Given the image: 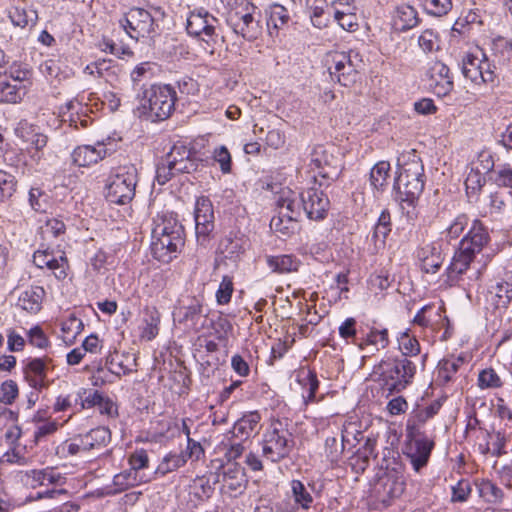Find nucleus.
Returning <instances> with one entry per match:
<instances>
[{
  "instance_id": "f257e3e1",
  "label": "nucleus",
  "mask_w": 512,
  "mask_h": 512,
  "mask_svg": "<svg viewBox=\"0 0 512 512\" xmlns=\"http://www.w3.org/2000/svg\"><path fill=\"white\" fill-rule=\"evenodd\" d=\"M490 242L487 227L478 219L472 222L468 233L459 242L451 263L446 269V282L450 286L460 285L463 274L466 273L474 259Z\"/></svg>"
},
{
  "instance_id": "f03ea898",
  "label": "nucleus",
  "mask_w": 512,
  "mask_h": 512,
  "mask_svg": "<svg viewBox=\"0 0 512 512\" xmlns=\"http://www.w3.org/2000/svg\"><path fill=\"white\" fill-rule=\"evenodd\" d=\"M185 29L190 37L211 54L224 41L220 20L202 7L189 12Z\"/></svg>"
},
{
  "instance_id": "7ed1b4c3",
  "label": "nucleus",
  "mask_w": 512,
  "mask_h": 512,
  "mask_svg": "<svg viewBox=\"0 0 512 512\" xmlns=\"http://www.w3.org/2000/svg\"><path fill=\"white\" fill-rule=\"evenodd\" d=\"M417 366L418 362L415 360L397 356L382 360L376 367L375 374L379 375V380L388 394L393 395L401 393L413 383Z\"/></svg>"
},
{
  "instance_id": "20e7f679",
  "label": "nucleus",
  "mask_w": 512,
  "mask_h": 512,
  "mask_svg": "<svg viewBox=\"0 0 512 512\" xmlns=\"http://www.w3.org/2000/svg\"><path fill=\"white\" fill-rule=\"evenodd\" d=\"M424 166L418 160H412L402 165L399 175L395 178L393 190L395 200L408 207H415L424 190Z\"/></svg>"
},
{
  "instance_id": "39448f33",
  "label": "nucleus",
  "mask_w": 512,
  "mask_h": 512,
  "mask_svg": "<svg viewBox=\"0 0 512 512\" xmlns=\"http://www.w3.org/2000/svg\"><path fill=\"white\" fill-rule=\"evenodd\" d=\"M176 100V91L171 85H151L143 91L141 107L152 122H158L172 115Z\"/></svg>"
},
{
  "instance_id": "423d86ee",
  "label": "nucleus",
  "mask_w": 512,
  "mask_h": 512,
  "mask_svg": "<svg viewBox=\"0 0 512 512\" xmlns=\"http://www.w3.org/2000/svg\"><path fill=\"white\" fill-rule=\"evenodd\" d=\"M138 170L134 164L114 168L106 184V199L110 203L126 205L135 197Z\"/></svg>"
},
{
  "instance_id": "0eeeda50",
  "label": "nucleus",
  "mask_w": 512,
  "mask_h": 512,
  "mask_svg": "<svg viewBox=\"0 0 512 512\" xmlns=\"http://www.w3.org/2000/svg\"><path fill=\"white\" fill-rule=\"evenodd\" d=\"M310 171L316 172L313 178L320 187L330 186L341 175L343 166L341 159L333 151L324 146H316L310 154Z\"/></svg>"
},
{
  "instance_id": "6e6552de",
  "label": "nucleus",
  "mask_w": 512,
  "mask_h": 512,
  "mask_svg": "<svg viewBox=\"0 0 512 512\" xmlns=\"http://www.w3.org/2000/svg\"><path fill=\"white\" fill-rule=\"evenodd\" d=\"M257 14L260 16L258 7L244 1L238 8L229 12L227 23L235 34L241 35L245 40L253 41L262 33L261 21L256 17Z\"/></svg>"
},
{
  "instance_id": "1a4fd4ad",
  "label": "nucleus",
  "mask_w": 512,
  "mask_h": 512,
  "mask_svg": "<svg viewBox=\"0 0 512 512\" xmlns=\"http://www.w3.org/2000/svg\"><path fill=\"white\" fill-rule=\"evenodd\" d=\"M461 71L466 79L477 85L491 84L494 86L497 80L495 65L489 61L482 50L464 55L461 62Z\"/></svg>"
},
{
  "instance_id": "9d476101",
  "label": "nucleus",
  "mask_w": 512,
  "mask_h": 512,
  "mask_svg": "<svg viewBox=\"0 0 512 512\" xmlns=\"http://www.w3.org/2000/svg\"><path fill=\"white\" fill-rule=\"evenodd\" d=\"M280 422L273 424L266 431L262 441V455L271 462H279L289 456L294 440L288 430L279 428Z\"/></svg>"
},
{
  "instance_id": "9b49d317",
  "label": "nucleus",
  "mask_w": 512,
  "mask_h": 512,
  "mask_svg": "<svg viewBox=\"0 0 512 512\" xmlns=\"http://www.w3.org/2000/svg\"><path fill=\"white\" fill-rule=\"evenodd\" d=\"M120 26L135 40L140 38L154 39L158 34V24L153 16L143 8H131L120 20Z\"/></svg>"
},
{
  "instance_id": "f8f14e48",
  "label": "nucleus",
  "mask_w": 512,
  "mask_h": 512,
  "mask_svg": "<svg viewBox=\"0 0 512 512\" xmlns=\"http://www.w3.org/2000/svg\"><path fill=\"white\" fill-rule=\"evenodd\" d=\"M194 218L197 244L206 248L214 237V211L207 197L197 199Z\"/></svg>"
},
{
  "instance_id": "ddd939ff",
  "label": "nucleus",
  "mask_w": 512,
  "mask_h": 512,
  "mask_svg": "<svg viewBox=\"0 0 512 512\" xmlns=\"http://www.w3.org/2000/svg\"><path fill=\"white\" fill-rule=\"evenodd\" d=\"M184 244L185 233H170L153 238L151 245L153 257L160 262L169 263L181 252Z\"/></svg>"
},
{
  "instance_id": "4468645a",
  "label": "nucleus",
  "mask_w": 512,
  "mask_h": 512,
  "mask_svg": "<svg viewBox=\"0 0 512 512\" xmlns=\"http://www.w3.org/2000/svg\"><path fill=\"white\" fill-rule=\"evenodd\" d=\"M196 150L188 148L184 143H175L164 158L172 164L174 170L179 173H192L199 167V159Z\"/></svg>"
},
{
  "instance_id": "2eb2a0df",
  "label": "nucleus",
  "mask_w": 512,
  "mask_h": 512,
  "mask_svg": "<svg viewBox=\"0 0 512 512\" xmlns=\"http://www.w3.org/2000/svg\"><path fill=\"white\" fill-rule=\"evenodd\" d=\"M434 441L426 436L415 437L406 443L403 453L409 459L413 469L419 472L429 461Z\"/></svg>"
},
{
  "instance_id": "dca6fc26",
  "label": "nucleus",
  "mask_w": 512,
  "mask_h": 512,
  "mask_svg": "<svg viewBox=\"0 0 512 512\" xmlns=\"http://www.w3.org/2000/svg\"><path fill=\"white\" fill-rule=\"evenodd\" d=\"M304 213L310 220H323L330 207L327 195L315 187L303 191Z\"/></svg>"
},
{
  "instance_id": "f3484780",
  "label": "nucleus",
  "mask_w": 512,
  "mask_h": 512,
  "mask_svg": "<svg viewBox=\"0 0 512 512\" xmlns=\"http://www.w3.org/2000/svg\"><path fill=\"white\" fill-rule=\"evenodd\" d=\"M277 207L280 215L286 218L299 220L304 212L303 192L298 193L289 188L283 189L277 198Z\"/></svg>"
},
{
  "instance_id": "a211bd4d",
  "label": "nucleus",
  "mask_w": 512,
  "mask_h": 512,
  "mask_svg": "<svg viewBox=\"0 0 512 512\" xmlns=\"http://www.w3.org/2000/svg\"><path fill=\"white\" fill-rule=\"evenodd\" d=\"M334 66L329 67L330 75L333 80L344 86L350 87L356 83L358 78V64H351L346 59V53L336 54L333 58Z\"/></svg>"
},
{
  "instance_id": "6ab92c4d",
  "label": "nucleus",
  "mask_w": 512,
  "mask_h": 512,
  "mask_svg": "<svg viewBox=\"0 0 512 512\" xmlns=\"http://www.w3.org/2000/svg\"><path fill=\"white\" fill-rule=\"evenodd\" d=\"M52 362L49 357L43 358H32L28 359L26 366L24 367V375L29 385L38 390L42 391L48 387L47 369L48 364Z\"/></svg>"
},
{
  "instance_id": "aec40b11",
  "label": "nucleus",
  "mask_w": 512,
  "mask_h": 512,
  "mask_svg": "<svg viewBox=\"0 0 512 512\" xmlns=\"http://www.w3.org/2000/svg\"><path fill=\"white\" fill-rule=\"evenodd\" d=\"M430 87L438 97L448 95L454 87L449 67L437 61L430 68Z\"/></svg>"
},
{
  "instance_id": "412c9836",
  "label": "nucleus",
  "mask_w": 512,
  "mask_h": 512,
  "mask_svg": "<svg viewBox=\"0 0 512 512\" xmlns=\"http://www.w3.org/2000/svg\"><path fill=\"white\" fill-rule=\"evenodd\" d=\"M107 155L104 144L98 143L97 147L90 145L78 146L71 154L72 162L79 167H87L103 160Z\"/></svg>"
},
{
  "instance_id": "4be33fe9",
  "label": "nucleus",
  "mask_w": 512,
  "mask_h": 512,
  "mask_svg": "<svg viewBox=\"0 0 512 512\" xmlns=\"http://www.w3.org/2000/svg\"><path fill=\"white\" fill-rule=\"evenodd\" d=\"M260 420L261 415L258 411L245 413L234 423L228 435H231L232 438H237L240 441H245L249 439L252 433L256 430Z\"/></svg>"
},
{
  "instance_id": "5701e85b",
  "label": "nucleus",
  "mask_w": 512,
  "mask_h": 512,
  "mask_svg": "<svg viewBox=\"0 0 512 512\" xmlns=\"http://www.w3.org/2000/svg\"><path fill=\"white\" fill-rule=\"evenodd\" d=\"M398 348L401 352V355L399 357L411 358L416 362L420 363L422 369L425 368V363L428 358V354L425 353L423 355H420V343L415 336L409 334L408 330L401 333V335L399 336Z\"/></svg>"
},
{
  "instance_id": "b1692460",
  "label": "nucleus",
  "mask_w": 512,
  "mask_h": 512,
  "mask_svg": "<svg viewBox=\"0 0 512 512\" xmlns=\"http://www.w3.org/2000/svg\"><path fill=\"white\" fill-rule=\"evenodd\" d=\"M45 294L43 287L31 286L20 294L17 305L28 313L36 314L42 308Z\"/></svg>"
},
{
  "instance_id": "393cba45",
  "label": "nucleus",
  "mask_w": 512,
  "mask_h": 512,
  "mask_svg": "<svg viewBox=\"0 0 512 512\" xmlns=\"http://www.w3.org/2000/svg\"><path fill=\"white\" fill-rule=\"evenodd\" d=\"M418 256L422 262V270L425 273H436L444 261L440 247L436 244L426 245L421 249Z\"/></svg>"
},
{
  "instance_id": "a878e982",
  "label": "nucleus",
  "mask_w": 512,
  "mask_h": 512,
  "mask_svg": "<svg viewBox=\"0 0 512 512\" xmlns=\"http://www.w3.org/2000/svg\"><path fill=\"white\" fill-rule=\"evenodd\" d=\"M297 381L302 388V397L304 403L307 405L309 403L315 402L316 392L319 388V381L316 372L312 370L301 369L297 374Z\"/></svg>"
},
{
  "instance_id": "bb28decb",
  "label": "nucleus",
  "mask_w": 512,
  "mask_h": 512,
  "mask_svg": "<svg viewBox=\"0 0 512 512\" xmlns=\"http://www.w3.org/2000/svg\"><path fill=\"white\" fill-rule=\"evenodd\" d=\"M184 233L183 225L178 221L176 214L164 213L157 218L152 230V238L164 236L165 234Z\"/></svg>"
},
{
  "instance_id": "cd10ccee",
  "label": "nucleus",
  "mask_w": 512,
  "mask_h": 512,
  "mask_svg": "<svg viewBox=\"0 0 512 512\" xmlns=\"http://www.w3.org/2000/svg\"><path fill=\"white\" fill-rule=\"evenodd\" d=\"M203 313V305L199 299L192 298L188 305H180L173 312L174 320L179 323L196 325L199 316Z\"/></svg>"
},
{
  "instance_id": "c85d7f7f",
  "label": "nucleus",
  "mask_w": 512,
  "mask_h": 512,
  "mask_svg": "<svg viewBox=\"0 0 512 512\" xmlns=\"http://www.w3.org/2000/svg\"><path fill=\"white\" fill-rule=\"evenodd\" d=\"M246 240L239 236H226L220 243L218 250L224 258L237 261L245 252Z\"/></svg>"
},
{
  "instance_id": "c756f323",
  "label": "nucleus",
  "mask_w": 512,
  "mask_h": 512,
  "mask_svg": "<svg viewBox=\"0 0 512 512\" xmlns=\"http://www.w3.org/2000/svg\"><path fill=\"white\" fill-rule=\"evenodd\" d=\"M420 22L418 12L409 4H401L396 8L395 25L400 31H407L416 27Z\"/></svg>"
},
{
  "instance_id": "7c9ffc66",
  "label": "nucleus",
  "mask_w": 512,
  "mask_h": 512,
  "mask_svg": "<svg viewBox=\"0 0 512 512\" xmlns=\"http://www.w3.org/2000/svg\"><path fill=\"white\" fill-rule=\"evenodd\" d=\"M266 263L275 273L284 274L295 272L300 266V261L294 255H276L267 256Z\"/></svg>"
},
{
  "instance_id": "2f4dec72",
  "label": "nucleus",
  "mask_w": 512,
  "mask_h": 512,
  "mask_svg": "<svg viewBox=\"0 0 512 512\" xmlns=\"http://www.w3.org/2000/svg\"><path fill=\"white\" fill-rule=\"evenodd\" d=\"M27 93L25 84L12 83L7 78L0 80V102L18 103Z\"/></svg>"
},
{
  "instance_id": "473e14b6",
  "label": "nucleus",
  "mask_w": 512,
  "mask_h": 512,
  "mask_svg": "<svg viewBox=\"0 0 512 512\" xmlns=\"http://www.w3.org/2000/svg\"><path fill=\"white\" fill-rule=\"evenodd\" d=\"M147 481H149V479H145L143 476L136 474V472L131 471L130 469L124 470L113 477V493L116 494L123 492Z\"/></svg>"
},
{
  "instance_id": "72a5a7b5",
  "label": "nucleus",
  "mask_w": 512,
  "mask_h": 512,
  "mask_svg": "<svg viewBox=\"0 0 512 512\" xmlns=\"http://www.w3.org/2000/svg\"><path fill=\"white\" fill-rule=\"evenodd\" d=\"M464 363V358L459 356L457 358L442 359L437 366V379L445 385L453 380V376L458 372L460 365Z\"/></svg>"
},
{
  "instance_id": "f704fd0d",
  "label": "nucleus",
  "mask_w": 512,
  "mask_h": 512,
  "mask_svg": "<svg viewBox=\"0 0 512 512\" xmlns=\"http://www.w3.org/2000/svg\"><path fill=\"white\" fill-rule=\"evenodd\" d=\"M391 166L387 161H379L370 171V184L377 191H384L390 176Z\"/></svg>"
},
{
  "instance_id": "c9c22d12",
  "label": "nucleus",
  "mask_w": 512,
  "mask_h": 512,
  "mask_svg": "<svg viewBox=\"0 0 512 512\" xmlns=\"http://www.w3.org/2000/svg\"><path fill=\"white\" fill-rule=\"evenodd\" d=\"M187 462V456L183 452L173 453L170 452L167 454L160 464L157 466L154 471L155 475L165 476L166 474L173 472L180 467L184 466Z\"/></svg>"
},
{
  "instance_id": "e433bc0d",
  "label": "nucleus",
  "mask_w": 512,
  "mask_h": 512,
  "mask_svg": "<svg viewBox=\"0 0 512 512\" xmlns=\"http://www.w3.org/2000/svg\"><path fill=\"white\" fill-rule=\"evenodd\" d=\"M90 450L106 447L112 439V433L108 427L99 426L84 434Z\"/></svg>"
},
{
  "instance_id": "4c0bfd02",
  "label": "nucleus",
  "mask_w": 512,
  "mask_h": 512,
  "mask_svg": "<svg viewBox=\"0 0 512 512\" xmlns=\"http://www.w3.org/2000/svg\"><path fill=\"white\" fill-rule=\"evenodd\" d=\"M9 18L15 26L24 28L30 24L34 25L38 19V14L34 9L14 6L9 11Z\"/></svg>"
},
{
  "instance_id": "58836bf2",
  "label": "nucleus",
  "mask_w": 512,
  "mask_h": 512,
  "mask_svg": "<svg viewBox=\"0 0 512 512\" xmlns=\"http://www.w3.org/2000/svg\"><path fill=\"white\" fill-rule=\"evenodd\" d=\"M383 493L389 498H396L402 495L405 489V482L402 476L397 473H387L381 478Z\"/></svg>"
},
{
  "instance_id": "ea45409f",
  "label": "nucleus",
  "mask_w": 512,
  "mask_h": 512,
  "mask_svg": "<svg viewBox=\"0 0 512 512\" xmlns=\"http://www.w3.org/2000/svg\"><path fill=\"white\" fill-rule=\"evenodd\" d=\"M265 13L267 16L268 27L273 26L275 29H280L290 20L288 10L283 5L278 3L271 4L265 10Z\"/></svg>"
},
{
  "instance_id": "a19ab883",
  "label": "nucleus",
  "mask_w": 512,
  "mask_h": 512,
  "mask_svg": "<svg viewBox=\"0 0 512 512\" xmlns=\"http://www.w3.org/2000/svg\"><path fill=\"white\" fill-rule=\"evenodd\" d=\"M356 6H347V9H335L334 19L346 31L354 32L358 29L359 23L356 16Z\"/></svg>"
},
{
  "instance_id": "79ce46f5",
  "label": "nucleus",
  "mask_w": 512,
  "mask_h": 512,
  "mask_svg": "<svg viewBox=\"0 0 512 512\" xmlns=\"http://www.w3.org/2000/svg\"><path fill=\"white\" fill-rule=\"evenodd\" d=\"M291 492L295 505L303 510H308L312 503L313 497L307 487L300 480L291 481Z\"/></svg>"
},
{
  "instance_id": "37998d69",
  "label": "nucleus",
  "mask_w": 512,
  "mask_h": 512,
  "mask_svg": "<svg viewBox=\"0 0 512 512\" xmlns=\"http://www.w3.org/2000/svg\"><path fill=\"white\" fill-rule=\"evenodd\" d=\"M485 183V175L471 167L465 180L468 198L471 199L473 196H477L478 192L485 185Z\"/></svg>"
},
{
  "instance_id": "c03bdc74",
  "label": "nucleus",
  "mask_w": 512,
  "mask_h": 512,
  "mask_svg": "<svg viewBox=\"0 0 512 512\" xmlns=\"http://www.w3.org/2000/svg\"><path fill=\"white\" fill-rule=\"evenodd\" d=\"M84 329V324L81 319L74 315H71L67 320L62 323L61 330L66 335L65 342L68 345L74 343V340L78 334Z\"/></svg>"
},
{
  "instance_id": "a18cd8bd",
  "label": "nucleus",
  "mask_w": 512,
  "mask_h": 512,
  "mask_svg": "<svg viewBox=\"0 0 512 512\" xmlns=\"http://www.w3.org/2000/svg\"><path fill=\"white\" fill-rule=\"evenodd\" d=\"M298 221L299 220L286 218L285 216L278 214L277 216L272 217L270 227L274 229L275 232H278L283 236H289L294 233Z\"/></svg>"
},
{
  "instance_id": "49530a36",
  "label": "nucleus",
  "mask_w": 512,
  "mask_h": 512,
  "mask_svg": "<svg viewBox=\"0 0 512 512\" xmlns=\"http://www.w3.org/2000/svg\"><path fill=\"white\" fill-rule=\"evenodd\" d=\"M479 494L488 503L500 502L503 498V491L489 480L482 481L479 486Z\"/></svg>"
},
{
  "instance_id": "de8ad7c7",
  "label": "nucleus",
  "mask_w": 512,
  "mask_h": 512,
  "mask_svg": "<svg viewBox=\"0 0 512 512\" xmlns=\"http://www.w3.org/2000/svg\"><path fill=\"white\" fill-rule=\"evenodd\" d=\"M31 208L39 213H45L49 207V196L40 188L32 187L29 191Z\"/></svg>"
},
{
  "instance_id": "09e8293b",
  "label": "nucleus",
  "mask_w": 512,
  "mask_h": 512,
  "mask_svg": "<svg viewBox=\"0 0 512 512\" xmlns=\"http://www.w3.org/2000/svg\"><path fill=\"white\" fill-rule=\"evenodd\" d=\"M421 4L433 16L446 15L452 9V0H421Z\"/></svg>"
},
{
  "instance_id": "8fccbe9b",
  "label": "nucleus",
  "mask_w": 512,
  "mask_h": 512,
  "mask_svg": "<svg viewBox=\"0 0 512 512\" xmlns=\"http://www.w3.org/2000/svg\"><path fill=\"white\" fill-rule=\"evenodd\" d=\"M493 289L497 298V307L507 308L512 301V283L500 281Z\"/></svg>"
},
{
  "instance_id": "3c124183",
  "label": "nucleus",
  "mask_w": 512,
  "mask_h": 512,
  "mask_svg": "<svg viewBox=\"0 0 512 512\" xmlns=\"http://www.w3.org/2000/svg\"><path fill=\"white\" fill-rule=\"evenodd\" d=\"M145 312L149 315V320H146V326L143 329L142 337L147 340H152L158 334V324L160 322V317L157 309L155 307L146 308Z\"/></svg>"
},
{
  "instance_id": "603ef678",
  "label": "nucleus",
  "mask_w": 512,
  "mask_h": 512,
  "mask_svg": "<svg viewBox=\"0 0 512 512\" xmlns=\"http://www.w3.org/2000/svg\"><path fill=\"white\" fill-rule=\"evenodd\" d=\"M17 181L13 175L0 170V202L9 199L16 190Z\"/></svg>"
},
{
  "instance_id": "864d4df0",
  "label": "nucleus",
  "mask_w": 512,
  "mask_h": 512,
  "mask_svg": "<svg viewBox=\"0 0 512 512\" xmlns=\"http://www.w3.org/2000/svg\"><path fill=\"white\" fill-rule=\"evenodd\" d=\"M244 477L243 468L236 462H228L223 466V478L224 481L228 479L235 481V483H231L230 486L234 489L236 486H239Z\"/></svg>"
},
{
  "instance_id": "5fc2aeb1",
  "label": "nucleus",
  "mask_w": 512,
  "mask_h": 512,
  "mask_svg": "<svg viewBox=\"0 0 512 512\" xmlns=\"http://www.w3.org/2000/svg\"><path fill=\"white\" fill-rule=\"evenodd\" d=\"M176 174H180L178 171L174 170L172 164H169L164 157L158 162L156 167V180L160 185L166 184L171 180Z\"/></svg>"
},
{
  "instance_id": "6e6d98bb",
  "label": "nucleus",
  "mask_w": 512,
  "mask_h": 512,
  "mask_svg": "<svg viewBox=\"0 0 512 512\" xmlns=\"http://www.w3.org/2000/svg\"><path fill=\"white\" fill-rule=\"evenodd\" d=\"M88 444L84 434H79L73 437L70 442L66 441L63 445V450H66L68 455L75 456L79 453L90 451Z\"/></svg>"
},
{
  "instance_id": "4d7b16f0",
  "label": "nucleus",
  "mask_w": 512,
  "mask_h": 512,
  "mask_svg": "<svg viewBox=\"0 0 512 512\" xmlns=\"http://www.w3.org/2000/svg\"><path fill=\"white\" fill-rule=\"evenodd\" d=\"M213 159L220 165L223 174H228L232 170V158L226 146H219L213 152Z\"/></svg>"
},
{
  "instance_id": "13d9d810",
  "label": "nucleus",
  "mask_w": 512,
  "mask_h": 512,
  "mask_svg": "<svg viewBox=\"0 0 512 512\" xmlns=\"http://www.w3.org/2000/svg\"><path fill=\"white\" fill-rule=\"evenodd\" d=\"M130 470L139 474V471L148 468L149 457L147 451L144 449L135 450L128 459Z\"/></svg>"
},
{
  "instance_id": "bf43d9fd",
  "label": "nucleus",
  "mask_w": 512,
  "mask_h": 512,
  "mask_svg": "<svg viewBox=\"0 0 512 512\" xmlns=\"http://www.w3.org/2000/svg\"><path fill=\"white\" fill-rule=\"evenodd\" d=\"M363 344L380 346L381 348L387 347L389 344L387 329H372L359 345L362 346Z\"/></svg>"
},
{
  "instance_id": "052dcab7",
  "label": "nucleus",
  "mask_w": 512,
  "mask_h": 512,
  "mask_svg": "<svg viewBox=\"0 0 512 512\" xmlns=\"http://www.w3.org/2000/svg\"><path fill=\"white\" fill-rule=\"evenodd\" d=\"M242 442L237 438H232L231 435H227V443L223 442V445L226 447L225 458L228 462H235L242 455L244 451Z\"/></svg>"
},
{
  "instance_id": "680f3d73",
  "label": "nucleus",
  "mask_w": 512,
  "mask_h": 512,
  "mask_svg": "<svg viewBox=\"0 0 512 512\" xmlns=\"http://www.w3.org/2000/svg\"><path fill=\"white\" fill-rule=\"evenodd\" d=\"M27 336L29 343L34 347L45 349L50 344V341L44 333L43 329L38 325L32 327L28 331Z\"/></svg>"
},
{
  "instance_id": "e2e57ef3",
  "label": "nucleus",
  "mask_w": 512,
  "mask_h": 512,
  "mask_svg": "<svg viewBox=\"0 0 512 512\" xmlns=\"http://www.w3.org/2000/svg\"><path fill=\"white\" fill-rule=\"evenodd\" d=\"M18 392V386L15 381H4L0 389V402L6 405L12 404L18 396Z\"/></svg>"
},
{
  "instance_id": "0e129e2a",
  "label": "nucleus",
  "mask_w": 512,
  "mask_h": 512,
  "mask_svg": "<svg viewBox=\"0 0 512 512\" xmlns=\"http://www.w3.org/2000/svg\"><path fill=\"white\" fill-rule=\"evenodd\" d=\"M478 382L481 388H498L502 385L500 377L491 368L484 369L479 373Z\"/></svg>"
},
{
  "instance_id": "69168bd1",
  "label": "nucleus",
  "mask_w": 512,
  "mask_h": 512,
  "mask_svg": "<svg viewBox=\"0 0 512 512\" xmlns=\"http://www.w3.org/2000/svg\"><path fill=\"white\" fill-rule=\"evenodd\" d=\"M233 293V281L230 276L225 275L217 290L216 297L219 304H227L231 300Z\"/></svg>"
},
{
  "instance_id": "338daca9",
  "label": "nucleus",
  "mask_w": 512,
  "mask_h": 512,
  "mask_svg": "<svg viewBox=\"0 0 512 512\" xmlns=\"http://www.w3.org/2000/svg\"><path fill=\"white\" fill-rule=\"evenodd\" d=\"M469 223V218L466 214L458 215L451 225L447 228V236L450 239L458 238Z\"/></svg>"
},
{
  "instance_id": "774afa93",
  "label": "nucleus",
  "mask_w": 512,
  "mask_h": 512,
  "mask_svg": "<svg viewBox=\"0 0 512 512\" xmlns=\"http://www.w3.org/2000/svg\"><path fill=\"white\" fill-rule=\"evenodd\" d=\"M419 46L424 52H432L438 47V35L431 29L422 32L418 39Z\"/></svg>"
}]
</instances>
